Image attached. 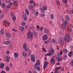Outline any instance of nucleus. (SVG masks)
Segmentation results:
<instances>
[{
  "mask_svg": "<svg viewBox=\"0 0 73 73\" xmlns=\"http://www.w3.org/2000/svg\"><path fill=\"white\" fill-rule=\"evenodd\" d=\"M43 50L44 52H46V49H45V48H44L43 49Z\"/></svg>",
  "mask_w": 73,
  "mask_h": 73,
  "instance_id": "nucleus-58",
  "label": "nucleus"
},
{
  "mask_svg": "<svg viewBox=\"0 0 73 73\" xmlns=\"http://www.w3.org/2000/svg\"><path fill=\"white\" fill-rule=\"evenodd\" d=\"M68 31L69 32H71V31H72V29H70V28H69L68 29Z\"/></svg>",
  "mask_w": 73,
  "mask_h": 73,
  "instance_id": "nucleus-60",
  "label": "nucleus"
},
{
  "mask_svg": "<svg viewBox=\"0 0 73 73\" xmlns=\"http://www.w3.org/2000/svg\"><path fill=\"white\" fill-rule=\"evenodd\" d=\"M47 60V58L46 57V56H45L44 57V62L46 61V60Z\"/></svg>",
  "mask_w": 73,
  "mask_h": 73,
  "instance_id": "nucleus-52",
  "label": "nucleus"
},
{
  "mask_svg": "<svg viewBox=\"0 0 73 73\" xmlns=\"http://www.w3.org/2000/svg\"><path fill=\"white\" fill-rule=\"evenodd\" d=\"M4 66H5V64L4 63H2L0 65V68H1V69H3L4 68Z\"/></svg>",
  "mask_w": 73,
  "mask_h": 73,
  "instance_id": "nucleus-10",
  "label": "nucleus"
},
{
  "mask_svg": "<svg viewBox=\"0 0 73 73\" xmlns=\"http://www.w3.org/2000/svg\"><path fill=\"white\" fill-rule=\"evenodd\" d=\"M46 55H48V56H50L51 55V54L49 52V53H48L45 55V56H46Z\"/></svg>",
  "mask_w": 73,
  "mask_h": 73,
  "instance_id": "nucleus-39",
  "label": "nucleus"
},
{
  "mask_svg": "<svg viewBox=\"0 0 73 73\" xmlns=\"http://www.w3.org/2000/svg\"><path fill=\"white\" fill-rule=\"evenodd\" d=\"M33 33L32 32H31L30 33V38H33Z\"/></svg>",
  "mask_w": 73,
  "mask_h": 73,
  "instance_id": "nucleus-20",
  "label": "nucleus"
},
{
  "mask_svg": "<svg viewBox=\"0 0 73 73\" xmlns=\"http://www.w3.org/2000/svg\"><path fill=\"white\" fill-rule=\"evenodd\" d=\"M58 41L59 43L61 44L62 45H64V39L62 38L59 37L58 38Z\"/></svg>",
  "mask_w": 73,
  "mask_h": 73,
  "instance_id": "nucleus-2",
  "label": "nucleus"
},
{
  "mask_svg": "<svg viewBox=\"0 0 73 73\" xmlns=\"http://www.w3.org/2000/svg\"><path fill=\"white\" fill-rule=\"evenodd\" d=\"M38 12H36V14H35V16H36V15H38Z\"/></svg>",
  "mask_w": 73,
  "mask_h": 73,
  "instance_id": "nucleus-51",
  "label": "nucleus"
},
{
  "mask_svg": "<svg viewBox=\"0 0 73 73\" xmlns=\"http://www.w3.org/2000/svg\"><path fill=\"white\" fill-rule=\"evenodd\" d=\"M1 73H6V72H5V71H2L1 72Z\"/></svg>",
  "mask_w": 73,
  "mask_h": 73,
  "instance_id": "nucleus-57",
  "label": "nucleus"
},
{
  "mask_svg": "<svg viewBox=\"0 0 73 73\" xmlns=\"http://www.w3.org/2000/svg\"><path fill=\"white\" fill-rule=\"evenodd\" d=\"M25 23L24 22H23L22 23V25L23 26H25Z\"/></svg>",
  "mask_w": 73,
  "mask_h": 73,
  "instance_id": "nucleus-41",
  "label": "nucleus"
},
{
  "mask_svg": "<svg viewBox=\"0 0 73 73\" xmlns=\"http://www.w3.org/2000/svg\"><path fill=\"white\" fill-rule=\"evenodd\" d=\"M68 55V56H69L70 57H71L72 56H73V52H72V51H71L70 52Z\"/></svg>",
  "mask_w": 73,
  "mask_h": 73,
  "instance_id": "nucleus-8",
  "label": "nucleus"
},
{
  "mask_svg": "<svg viewBox=\"0 0 73 73\" xmlns=\"http://www.w3.org/2000/svg\"><path fill=\"white\" fill-rule=\"evenodd\" d=\"M36 69L37 70H40V67L38 66L36 67Z\"/></svg>",
  "mask_w": 73,
  "mask_h": 73,
  "instance_id": "nucleus-23",
  "label": "nucleus"
},
{
  "mask_svg": "<svg viewBox=\"0 0 73 73\" xmlns=\"http://www.w3.org/2000/svg\"><path fill=\"white\" fill-rule=\"evenodd\" d=\"M66 20H67L68 21H69V20H70V19L69 18V15H66Z\"/></svg>",
  "mask_w": 73,
  "mask_h": 73,
  "instance_id": "nucleus-16",
  "label": "nucleus"
},
{
  "mask_svg": "<svg viewBox=\"0 0 73 73\" xmlns=\"http://www.w3.org/2000/svg\"><path fill=\"white\" fill-rule=\"evenodd\" d=\"M4 14H0V17H1V18H3V17H4Z\"/></svg>",
  "mask_w": 73,
  "mask_h": 73,
  "instance_id": "nucleus-29",
  "label": "nucleus"
},
{
  "mask_svg": "<svg viewBox=\"0 0 73 73\" xmlns=\"http://www.w3.org/2000/svg\"><path fill=\"white\" fill-rule=\"evenodd\" d=\"M48 64V62H46L44 63V64L45 65H47Z\"/></svg>",
  "mask_w": 73,
  "mask_h": 73,
  "instance_id": "nucleus-42",
  "label": "nucleus"
},
{
  "mask_svg": "<svg viewBox=\"0 0 73 73\" xmlns=\"http://www.w3.org/2000/svg\"><path fill=\"white\" fill-rule=\"evenodd\" d=\"M44 32L45 33H46V34H48V35H49V32L48 30H45Z\"/></svg>",
  "mask_w": 73,
  "mask_h": 73,
  "instance_id": "nucleus-15",
  "label": "nucleus"
},
{
  "mask_svg": "<svg viewBox=\"0 0 73 73\" xmlns=\"http://www.w3.org/2000/svg\"><path fill=\"white\" fill-rule=\"evenodd\" d=\"M23 55L24 56H25V57H27V53L23 52Z\"/></svg>",
  "mask_w": 73,
  "mask_h": 73,
  "instance_id": "nucleus-19",
  "label": "nucleus"
},
{
  "mask_svg": "<svg viewBox=\"0 0 73 73\" xmlns=\"http://www.w3.org/2000/svg\"><path fill=\"white\" fill-rule=\"evenodd\" d=\"M51 19H54V17H53V14L51 15Z\"/></svg>",
  "mask_w": 73,
  "mask_h": 73,
  "instance_id": "nucleus-35",
  "label": "nucleus"
},
{
  "mask_svg": "<svg viewBox=\"0 0 73 73\" xmlns=\"http://www.w3.org/2000/svg\"><path fill=\"white\" fill-rule=\"evenodd\" d=\"M16 17L15 16H14L13 18V21H15V20H16Z\"/></svg>",
  "mask_w": 73,
  "mask_h": 73,
  "instance_id": "nucleus-33",
  "label": "nucleus"
},
{
  "mask_svg": "<svg viewBox=\"0 0 73 73\" xmlns=\"http://www.w3.org/2000/svg\"><path fill=\"white\" fill-rule=\"evenodd\" d=\"M5 44H9V41H5V42H4Z\"/></svg>",
  "mask_w": 73,
  "mask_h": 73,
  "instance_id": "nucleus-22",
  "label": "nucleus"
},
{
  "mask_svg": "<svg viewBox=\"0 0 73 73\" xmlns=\"http://www.w3.org/2000/svg\"><path fill=\"white\" fill-rule=\"evenodd\" d=\"M37 62L36 63L38 64V65H40V60H37Z\"/></svg>",
  "mask_w": 73,
  "mask_h": 73,
  "instance_id": "nucleus-37",
  "label": "nucleus"
},
{
  "mask_svg": "<svg viewBox=\"0 0 73 73\" xmlns=\"http://www.w3.org/2000/svg\"><path fill=\"white\" fill-rule=\"evenodd\" d=\"M12 29L13 31H14L15 32H17V30H16V29Z\"/></svg>",
  "mask_w": 73,
  "mask_h": 73,
  "instance_id": "nucleus-59",
  "label": "nucleus"
},
{
  "mask_svg": "<svg viewBox=\"0 0 73 73\" xmlns=\"http://www.w3.org/2000/svg\"><path fill=\"white\" fill-rule=\"evenodd\" d=\"M9 1H8V0H6V3H9Z\"/></svg>",
  "mask_w": 73,
  "mask_h": 73,
  "instance_id": "nucleus-63",
  "label": "nucleus"
},
{
  "mask_svg": "<svg viewBox=\"0 0 73 73\" xmlns=\"http://www.w3.org/2000/svg\"><path fill=\"white\" fill-rule=\"evenodd\" d=\"M47 36H46V35H44L42 36V39L44 41H45V40H47L48 38H47Z\"/></svg>",
  "mask_w": 73,
  "mask_h": 73,
  "instance_id": "nucleus-5",
  "label": "nucleus"
},
{
  "mask_svg": "<svg viewBox=\"0 0 73 73\" xmlns=\"http://www.w3.org/2000/svg\"><path fill=\"white\" fill-rule=\"evenodd\" d=\"M67 0H63V3H65Z\"/></svg>",
  "mask_w": 73,
  "mask_h": 73,
  "instance_id": "nucleus-56",
  "label": "nucleus"
},
{
  "mask_svg": "<svg viewBox=\"0 0 73 73\" xmlns=\"http://www.w3.org/2000/svg\"><path fill=\"white\" fill-rule=\"evenodd\" d=\"M34 36L35 37H37V36H38L37 33V32H34Z\"/></svg>",
  "mask_w": 73,
  "mask_h": 73,
  "instance_id": "nucleus-18",
  "label": "nucleus"
},
{
  "mask_svg": "<svg viewBox=\"0 0 73 73\" xmlns=\"http://www.w3.org/2000/svg\"><path fill=\"white\" fill-rule=\"evenodd\" d=\"M42 8L43 10H44V11H46V6H43Z\"/></svg>",
  "mask_w": 73,
  "mask_h": 73,
  "instance_id": "nucleus-21",
  "label": "nucleus"
},
{
  "mask_svg": "<svg viewBox=\"0 0 73 73\" xmlns=\"http://www.w3.org/2000/svg\"><path fill=\"white\" fill-rule=\"evenodd\" d=\"M54 52V50L53 49H51L49 50V53H50V54L51 53V54H53Z\"/></svg>",
  "mask_w": 73,
  "mask_h": 73,
  "instance_id": "nucleus-9",
  "label": "nucleus"
},
{
  "mask_svg": "<svg viewBox=\"0 0 73 73\" xmlns=\"http://www.w3.org/2000/svg\"><path fill=\"white\" fill-rule=\"evenodd\" d=\"M24 20H25V21L27 20V17L25 16H24Z\"/></svg>",
  "mask_w": 73,
  "mask_h": 73,
  "instance_id": "nucleus-43",
  "label": "nucleus"
},
{
  "mask_svg": "<svg viewBox=\"0 0 73 73\" xmlns=\"http://www.w3.org/2000/svg\"><path fill=\"white\" fill-rule=\"evenodd\" d=\"M61 27H62V29L63 30H65L66 29V26L64 24H62L61 25Z\"/></svg>",
  "mask_w": 73,
  "mask_h": 73,
  "instance_id": "nucleus-7",
  "label": "nucleus"
},
{
  "mask_svg": "<svg viewBox=\"0 0 73 73\" xmlns=\"http://www.w3.org/2000/svg\"><path fill=\"white\" fill-rule=\"evenodd\" d=\"M63 59H64V60H66V55H64L63 56Z\"/></svg>",
  "mask_w": 73,
  "mask_h": 73,
  "instance_id": "nucleus-28",
  "label": "nucleus"
},
{
  "mask_svg": "<svg viewBox=\"0 0 73 73\" xmlns=\"http://www.w3.org/2000/svg\"><path fill=\"white\" fill-rule=\"evenodd\" d=\"M7 8H10V7H9V5H7Z\"/></svg>",
  "mask_w": 73,
  "mask_h": 73,
  "instance_id": "nucleus-64",
  "label": "nucleus"
},
{
  "mask_svg": "<svg viewBox=\"0 0 73 73\" xmlns=\"http://www.w3.org/2000/svg\"><path fill=\"white\" fill-rule=\"evenodd\" d=\"M40 9H41V11L42 12V13H44V10H43V9H42L41 8Z\"/></svg>",
  "mask_w": 73,
  "mask_h": 73,
  "instance_id": "nucleus-49",
  "label": "nucleus"
},
{
  "mask_svg": "<svg viewBox=\"0 0 73 73\" xmlns=\"http://www.w3.org/2000/svg\"><path fill=\"white\" fill-rule=\"evenodd\" d=\"M31 60L33 62H35V55L32 54L31 56Z\"/></svg>",
  "mask_w": 73,
  "mask_h": 73,
  "instance_id": "nucleus-3",
  "label": "nucleus"
},
{
  "mask_svg": "<svg viewBox=\"0 0 73 73\" xmlns=\"http://www.w3.org/2000/svg\"><path fill=\"white\" fill-rule=\"evenodd\" d=\"M38 65V64H37V63H36L34 65V68L35 70H36V68H36V67Z\"/></svg>",
  "mask_w": 73,
  "mask_h": 73,
  "instance_id": "nucleus-32",
  "label": "nucleus"
},
{
  "mask_svg": "<svg viewBox=\"0 0 73 73\" xmlns=\"http://www.w3.org/2000/svg\"><path fill=\"white\" fill-rule=\"evenodd\" d=\"M6 70H7V71H8V70H9V67H7L6 68Z\"/></svg>",
  "mask_w": 73,
  "mask_h": 73,
  "instance_id": "nucleus-38",
  "label": "nucleus"
},
{
  "mask_svg": "<svg viewBox=\"0 0 73 73\" xmlns=\"http://www.w3.org/2000/svg\"><path fill=\"white\" fill-rule=\"evenodd\" d=\"M13 4H15V5L17 6V5H18V3H17L16 2V1H14L13 2Z\"/></svg>",
  "mask_w": 73,
  "mask_h": 73,
  "instance_id": "nucleus-24",
  "label": "nucleus"
},
{
  "mask_svg": "<svg viewBox=\"0 0 73 73\" xmlns=\"http://www.w3.org/2000/svg\"><path fill=\"white\" fill-rule=\"evenodd\" d=\"M14 54L15 57H18L19 56V54L17 53H14Z\"/></svg>",
  "mask_w": 73,
  "mask_h": 73,
  "instance_id": "nucleus-13",
  "label": "nucleus"
},
{
  "mask_svg": "<svg viewBox=\"0 0 73 73\" xmlns=\"http://www.w3.org/2000/svg\"><path fill=\"white\" fill-rule=\"evenodd\" d=\"M29 3V4H32V3H33V2L32 1H30Z\"/></svg>",
  "mask_w": 73,
  "mask_h": 73,
  "instance_id": "nucleus-54",
  "label": "nucleus"
},
{
  "mask_svg": "<svg viewBox=\"0 0 73 73\" xmlns=\"http://www.w3.org/2000/svg\"><path fill=\"white\" fill-rule=\"evenodd\" d=\"M43 29H44V27H41L39 29V30L40 31H42Z\"/></svg>",
  "mask_w": 73,
  "mask_h": 73,
  "instance_id": "nucleus-31",
  "label": "nucleus"
},
{
  "mask_svg": "<svg viewBox=\"0 0 73 73\" xmlns=\"http://www.w3.org/2000/svg\"><path fill=\"white\" fill-rule=\"evenodd\" d=\"M29 8L30 9H31V10H32V9H33V6H31L30 8V7H29Z\"/></svg>",
  "mask_w": 73,
  "mask_h": 73,
  "instance_id": "nucleus-47",
  "label": "nucleus"
},
{
  "mask_svg": "<svg viewBox=\"0 0 73 73\" xmlns=\"http://www.w3.org/2000/svg\"><path fill=\"white\" fill-rule=\"evenodd\" d=\"M70 65L71 66H73V60L71 61L70 62Z\"/></svg>",
  "mask_w": 73,
  "mask_h": 73,
  "instance_id": "nucleus-36",
  "label": "nucleus"
},
{
  "mask_svg": "<svg viewBox=\"0 0 73 73\" xmlns=\"http://www.w3.org/2000/svg\"><path fill=\"white\" fill-rule=\"evenodd\" d=\"M9 60H10V58L8 56H7L5 58V60L6 62H9Z\"/></svg>",
  "mask_w": 73,
  "mask_h": 73,
  "instance_id": "nucleus-6",
  "label": "nucleus"
},
{
  "mask_svg": "<svg viewBox=\"0 0 73 73\" xmlns=\"http://www.w3.org/2000/svg\"><path fill=\"white\" fill-rule=\"evenodd\" d=\"M19 28L21 31H24V28L23 26H20Z\"/></svg>",
  "mask_w": 73,
  "mask_h": 73,
  "instance_id": "nucleus-17",
  "label": "nucleus"
},
{
  "mask_svg": "<svg viewBox=\"0 0 73 73\" xmlns=\"http://www.w3.org/2000/svg\"><path fill=\"white\" fill-rule=\"evenodd\" d=\"M27 45L26 43H25L23 46V48L24 49H25L27 48Z\"/></svg>",
  "mask_w": 73,
  "mask_h": 73,
  "instance_id": "nucleus-14",
  "label": "nucleus"
},
{
  "mask_svg": "<svg viewBox=\"0 0 73 73\" xmlns=\"http://www.w3.org/2000/svg\"><path fill=\"white\" fill-rule=\"evenodd\" d=\"M62 51H61L60 52V55H62Z\"/></svg>",
  "mask_w": 73,
  "mask_h": 73,
  "instance_id": "nucleus-61",
  "label": "nucleus"
},
{
  "mask_svg": "<svg viewBox=\"0 0 73 73\" xmlns=\"http://www.w3.org/2000/svg\"><path fill=\"white\" fill-rule=\"evenodd\" d=\"M61 68V66L56 67L55 69L54 73H59L58 70L60 69Z\"/></svg>",
  "mask_w": 73,
  "mask_h": 73,
  "instance_id": "nucleus-4",
  "label": "nucleus"
},
{
  "mask_svg": "<svg viewBox=\"0 0 73 73\" xmlns=\"http://www.w3.org/2000/svg\"><path fill=\"white\" fill-rule=\"evenodd\" d=\"M67 24H68V21H67L66 20H65V21L64 25H67Z\"/></svg>",
  "mask_w": 73,
  "mask_h": 73,
  "instance_id": "nucleus-27",
  "label": "nucleus"
},
{
  "mask_svg": "<svg viewBox=\"0 0 73 73\" xmlns=\"http://www.w3.org/2000/svg\"><path fill=\"white\" fill-rule=\"evenodd\" d=\"M70 36L69 34H67L66 35V37L64 38V40H65L66 41H67V42H70V41H71L72 39L70 38Z\"/></svg>",
  "mask_w": 73,
  "mask_h": 73,
  "instance_id": "nucleus-1",
  "label": "nucleus"
},
{
  "mask_svg": "<svg viewBox=\"0 0 73 73\" xmlns=\"http://www.w3.org/2000/svg\"><path fill=\"white\" fill-rule=\"evenodd\" d=\"M53 61H54V58H51L50 60V62H52Z\"/></svg>",
  "mask_w": 73,
  "mask_h": 73,
  "instance_id": "nucleus-44",
  "label": "nucleus"
},
{
  "mask_svg": "<svg viewBox=\"0 0 73 73\" xmlns=\"http://www.w3.org/2000/svg\"><path fill=\"white\" fill-rule=\"evenodd\" d=\"M6 35L7 37H8V38H10V37H11V34H9V33H8V34H7V35Z\"/></svg>",
  "mask_w": 73,
  "mask_h": 73,
  "instance_id": "nucleus-25",
  "label": "nucleus"
},
{
  "mask_svg": "<svg viewBox=\"0 0 73 73\" xmlns=\"http://www.w3.org/2000/svg\"><path fill=\"white\" fill-rule=\"evenodd\" d=\"M41 16L42 17H44L45 16V14H41Z\"/></svg>",
  "mask_w": 73,
  "mask_h": 73,
  "instance_id": "nucleus-48",
  "label": "nucleus"
},
{
  "mask_svg": "<svg viewBox=\"0 0 73 73\" xmlns=\"http://www.w3.org/2000/svg\"><path fill=\"white\" fill-rule=\"evenodd\" d=\"M52 62L53 65H54L55 64V60L53 61L52 62Z\"/></svg>",
  "mask_w": 73,
  "mask_h": 73,
  "instance_id": "nucleus-45",
  "label": "nucleus"
},
{
  "mask_svg": "<svg viewBox=\"0 0 73 73\" xmlns=\"http://www.w3.org/2000/svg\"><path fill=\"white\" fill-rule=\"evenodd\" d=\"M56 2L57 3V4H58V5H60V3L58 1H56Z\"/></svg>",
  "mask_w": 73,
  "mask_h": 73,
  "instance_id": "nucleus-40",
  "label": "nucleus"
},
{
  "mask_svg": "<svg viewBox=\"0 0 73 73\" xmlns=\"http://www.w3.org/2000/svg\"><path fill=\"white\" fill-rule=\"evenodd\" d=\"M25 50L26 51V52H27L28 50V49L27 48H26L25 49Z\"/></svg>",
  "mask_w": 73,
  "mask_h": 73,
  "instance_id": "nucleus-55",
  "label": "nucleus"
},
{
  "mask_svg": "<svg viewBox=\"0 0 73 73\" xmlns=\"http://www.w3.org/2000/svg\"><path fill=\"white\" fill-rule=\"evenodd\" d=\"M30 31L28 32L27 35V37L28 39H29V38H30Z\"/></svg>",
  "mask_w": 73,
  "mask_h": 73,
  "instance_id": "nucleus-11",
  "label": "nucleus"
},
{
  "mask_svg": "<svg viewBox=\"0 0 73 73\" xmlns=\"http://www.w3.org/2000/svg\"><path fill=\"white\" fill-rule=\"evenodd\" d=\"M55 41V40H54V39H52V42H54V41Z\"/></svg>",
  "mask_w": 73,
  "mask_h": 73,
  "instance_id": "nucleus-53",
  "label": "nucleus"
},
{
  "mask_svg": "<svg viewBox=\"0 0 73 73\" xmlns=\"http://www.w3.org/2000/svg\"><path fill=\"white\" fill-rule=\"evenodd\" d=\"M12 4H13L12 3L9 2V5H12Z\"/></svg>",
  "mask_w": 73,
  "mask_h": 73,
  "instance_id": "nucleus-62",
  "label": "nucleus"
},
{
  "mask_svg": "<svg viewBox=\"0 0 73 73\" xmlns=\"http://www.w3.org/2000/svg\"><path fill=\"white\" fill-rule=\"evenodd\" d=\"M25 12L27 15H29V11L28 10L26 9L25 11Z\"/></svg>",
  "mask_w": 73,
  "mask_h": 73,
  "instance_id": "nucleus-26",
  "label": "nucleus"
},
{
  "mask_svg": "<svg viewBox=\"0 0 73 73\" xmlns=\"http://www.w3.org/2000/svg\"><path fill=\"white\" fill-rule=\"evenodd\" d=\"M46 66L45 64L44 65V66H43V68L45 69L46 68Z\"/></svg>",
  "mask_w": 73,
  "mask_h": 73,
  "instance_id": "nucleus-46",
  "label": "nucleus"
},
{
  "mask_svg": "<svg viewBox=\"0 0 73 73\" xmlns=\"http://www.w3.org/2000/svg\"><path fill=\"white\" fill-rule=\"evenodd\" d=\"M6 5L5 3H3L1 5V7L2 8H5V7Z\"/></svg>",
  "mask_w": 73,
  "mask_h": 73,
  "instance_id": "nucleus-12",
  "label": "nucleus"
},
{
  "mask_svg": "<svg viewBox=\"0 0 73 73\" xmlns=\"http://www.w3.org/2000/svg\"><path fill=\"white\" fill-rule=\"evenodd\" d=\"M63 51L64 53H66V52H67V50L65 48H64L63 50Z\"/></svg>",
  "mask_w": 73,
  "mask_h": 73,
  "instance_id": "nucleus-30",
  "label": "nucleus"
},
{
  "mask_svg": "<svg viewBox=\"0 0 73 73\" xmlns=\"http://www.w3.org/2000/svg\"><path fill=\"white\" fill-rule=\"evenodd\" d=\"M1 35H3L4 34V31L3 30H1Z\"/></svg>",
  "mask_w": 73,
  "mask_h": 73,
  "instance_id": "nucleus-34",
  "label": "nucleus"
},
{
  "mask_svg": "<svg viewBox=\"0 0 73 73\" xmlns=\"http://www.w3.org/2000/svg\"><path fill=\"white\" fill-rule=\"evenodd\" d=\"M6 53L7 54H9V51L8 50H7L6 51Z\"/></svg>",
  "mask_w": 73,
  "mask_h": 73,
  "instance_id": "nucleus-50",
  "label": "nucleus"
}]
</instances>
